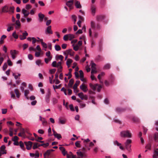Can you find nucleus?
Returning <instances> with one entry per match:
<instances>
[{"instance_id":"nucleus-27","label":"nucleus","mask_w":158,"mask_h":158,"mask_svg":"<svg viewBox=\"0 0 158 158\" xmlns=\"http://www.w3.org/2000/svg\"><path fill=\"white\" fill-rule=\"evenodd\" d=\"M75 5L77 8H81V6L79 1H77L75 3Z\"/></svg>"},{"instance_id":"nucleus-30","label":"nucleus","mask_w":158,"mask_h":158,"mask_svg":"<svg viewBox=\"0 0 158 158\" xmlns=\"http://www.w3.org/2000/svg\"><path fill=\"white\" fill-rule=\"evenodd\" d=\"M73 83H74L73 80V79H71L70 80V81H69V82L68 84L69 86V87H72V85H73Z\"/></svg>"},{"instance_id":"nucleus-19","label":"nucleus","mask_w":158,"mask_h":158,"mask_svg":"<svg viewBox=\"0 0 158 158\" xmlns=\"http://www.w3.org/2000/svg\"><path fill=\"white\" fill-rule=\"evenodd\" d=\"M80 83V81H76V83L74 84L73 87L74 92H76V90L77 88V86Z\"/></svg>"},{"instance_id":"nucleus-46","label":"nucleus","mask_w":158,"mask_h":158,"mask_svg":"<svg viewBox=\"0 0 158 158\" xmlns=\"http://www.w3.org/2000/svg\"><path fill=\"white\" fill-rule=\"evenodd\" d=\"M48 136H52V134L51 132V129L50 127H49V128H48Z\"/></svg>"},{"instance_id":"nucleus-2","label":"nucleus","mask_w":158,"mask_h":158,"mask_svg":"<svg viewBox=\"0 0 158 158\" xmlns=\"http://www.w3.org/2000/svg\"><path fill=\"white\" fill-rule=\"evenodd\" d=\"M132 141L130 139H127L126 142L125 143L126 149L129 152L131 151V143Z\"/></svg>"},{"instance_id":"nucleus-22","label":"nucleus","mask_w":158,"mask_h":158,"mask_svg":"<svg viewBox=\"0 0 158 158\" xmlns=\"http://www.w3.org/2000/svg\"><path fill=\"white\" fill-rule=\"evenodd\" d=\"M89 85L90 88H91L94 91H95L98 85V84H95V85H94L92 83H90Z\"/></svg>"},{"instance_id":"nucleus-45","label":"nucleus","mask_w":158,"mask_h":158,"mask_svg":"<svg viewBox=\"0 0 158 158\" xmlns=\"http://www.w3.org/2000/svg\"><path fill=\"white\" fill-rule=\"evenodd\" d=\"M20 131H21V133L22 134V135H23V137L24 138H25V130L24 128H21L20 129Z\"/></svg>"},{"instance_id":"nucleus-24","label":"nucleus","mask_w":158,"mask_h":158,"mask_svg":"<svg viewBox=\"0 0 158 158\" xmlns=\"http://www.w3.org/2000/svg\"><path fill=\"white\" fill-rule=\"evenodd\" d=\"M6 37V36L5 35H3L1 36L0 40V44H2L3 43L4 40Z\"/></svg>"},{"instance_id":"nucleus-44","label":"nucleus","mask_w":158,"mask_h":158,"mask_svg":"<svg viewBox=\"0 0 158 158\" xmlns=\"http://www.w3.org/2000/svg\"><path fill=\"white\" fill-rule=\"evenodd\" d=\"M51 153V152L49 150H47V151L46 152H45L44 154V157H46V155H48V156H49L50 155Z\"/></svg>"},{"instance_id":"nucleus-29","label":"nucleus","mask_w":158,"mask_h":158,"mask_svg":"<svg viewBox=\"0 0 158 158\" xmlns=\"http://www.w3.org/2000/svg\"><path fill=\"white\" fill-rule=\"evenodd\" d=\"M54 135L55 137L56 138L58 139H60L62 138V136L60 134L56 133L55 134H54Z\"/></svg>"},{"instance_id":"nucleus-42","label":"nucleus","mask_w":158,"mask_h":158,"mask_svg":"<svg viewBox=\"0 0 158 158\" xmlns=\"http://www.w3.org/2000/svg\"><path fill=\"white\" fill-rule=\"evenodd\" d=\"M71 51L72 49H69L64 52V53L65 55L68 56L69 54V53H70L69 52Z\"/></svg>"},{"instance_id":"nucleus-41","label":"nucleus","mask_w":158,"mask_h":158,"mask_svg":"<svg viewBox=\"0 0 158 158\" xmlns=\"http://www.w3.org/2000/svg\"><path fill=\"white\" fill-rule=\"evenodd\" d=\"M69 40H71L75 38L74 35L73 34H69Z\"/></svg>"},{"instance_id":"nucleus-55","label":"nucleus","mask_w":158,"mask_h":158,"mask_svg":"<svg viewBox=\"0 0 158 158\" xmlns=\"http://www.w3.org/2000/svg\"><path fill=\"white\" fill-rule=\"evenodd\" d=\"M28 35V33L26 31H25L23 33V35H22L26 39V37Z\"/></svg>"},{"instance_id":"nucleus-61","label":"nucleus","mask_w":158,"mask_h":158,"mask_svg":"<svg viewBox=\"0 0 158 158\" xmlns=\"http://www.w3.org/2000/svg\"><path fill=\"white\" fill-rule=\"evenodd\" d=\"M80 78H83L84 77L83 73L81 70H80L79 71Z\"/></svg>"},{"instance_id":"nucleus-43","label":"nucleus","mask_w":158,"mask_h":158,"mask_svg":"<svg viewBox=\"0 0 158 158\" xmlns=\"http://www.w3.org/2000/svg\"><path fill=\"white\" fill-rule=\"evenodd\" d=\"M52 57H49L48 58H45L44 59V61L46 64H48L49 61H50L52 59Z\"/></svg>"},{"instance_id":"nucleus-3","label":"nucleus","mask_w":158,"mask_h":158,"mask_svg":"<svg viewBox=\"0 0 158 158\" xmlns=\"http://www.w3.org/2000/svg\"><path fill=\"white\" fill-rule=\"evenodd\" d=\"M19 53V51L15 50H11L10 53L13 59H15L16 57V55Z\"/></svg>"},{"instance_id":"nucleus-56","label":"nucleus","mask_w":158,"mask_h":158,"mask_svg":"<svg viewBox=\"0 0 158 158\" xmlns=\"http://www.w3.org/2000/svg\"><path fill=\"white\" fill-rule=\"evenodd\" d=\"M69 107L71 111H73L75 110L73 104H70L69 105Z\"/></svg>"},{"instance_id":"nucleus-32","label":"nucleus","mask_w":158,"mask_h":158,"mask_svg":"<svg viewBox=\"0 0 158 158\" xmlns=\"http://www.w3.org/2000/svg\"><path fill=\"white\" fill-rule=\"evenodd\" d=\"M132 120L135 123H139V119L136 117H134L132 118Z\"/></svg>"},{"instance_id":"nucleus-60","label":"nucleus","mask_w":158,"mask_h":158,"mask_svg":"<svg viewBox=\"0 0 158 158\" xmlns=\"http://www.w3.org/2000/svg\"><path fill=\"white\" fill-rule=\"evenodd\" d=\"M145 148L148 149L150 150L151 149V144L149 143L145 147Z\"/></svg>"},{"instance_id":"nucleus-14","label":"nucleus","mask_w":158,"mask_h":158,"mask_svg":"<svg viewBox=\"0 0 158 158\" xmlns=\"http://www.w3.org/2000/svg\"><path fill=\"white\" fill-rule=\"evenodd\" d=\"M51 95V92L49 91L45 97V100L47 103H49L50 101L49 98Z\"/></svg>"},{"instance_id":"nucleus-58","label":"nucleus","mask_w":158,"mask_h":158,"mask_svg":"<svg viewBox=\"0 0 158 158\" xmlns=\"http://www.w3.org/2000/svg\"><path fill=\"white\" fill-rule=\"evenodd\" d=\"M69 35L68 34L64 35L63 37V39L65 41H67L69 39Z\"/></svg>"},{"instance_id":"nucleus-62","label":"nucleus","mask_w":158,"mask_h":158,"mask_svg":"<svg viewBox=\"0 0 158 158\" xmlns=\"http://www.w3.org/2000/svg\"><path fill=\"white\" fill-rule=\"evenodd\" d=\"M2 113L3 114H6L7 112V109H2Z\"/></svg>"},{"instance_id":"nucleus-25","label":"nucleus","mask_w":158,"mask_h":158,"mask_svg":"<svg viewBox=\"0 0 158 158\" xmlns=\"http://www.w3.org/2000/svg\"><path fill=\"white\" fill-rule=\"evenodd\" d=\"M15 92L16 94V97L17 98H19L20 95V93H19L18 89H15Z\"/></svg>"},{"instance_id":"nucleus-36","label":"nucleus","mask_w":158,"mask_h":158,"mask_svg":"<svg viewBox=\"0 0 158 158\" xmlns=\"http://www.w3.org/2000/svg\"><path fill=\"white\" fill-rule=\"evenodd\" d=\"M91 68L94 69H96V64L92 61H91Z\"/></svg>"},{"instance_id":"nucleus-51","label":"nucleus","mask_w":158,"mask_h":158,"mask_svg":"<svg viewBox=\"0 0 158 158\" xmlns=\"http://www.w3.org/2000/svg\"><path fill=\"white\" fill-rule=\"evenodd\" d=\"M7 64L6 63H5L4 64L3 67H2V69L3 71H5L6 70L7 68Z\"/></svg>"},{"instance_id":"nucleus-57","label":"nucleus","mask_w":158,"mask_h":158,"mask_svg":"<svg viewBox=\"0 0 158 158\" xmlns=\"http://www.w3.org/2000/svg\"><path fill=\"white\" fill-rule=\"evenodd\" d=\"M52 102L53 104H55L57 103L58 100L56 98H53L52 99Z\"/></svg>"},{"instance_id":"nucleus-40","label":"nucleus","mask_w":158,"mask_h":158,"mask_svg":"<svg viewBox=\"0 0 158 158\" xmlns=\"http://www.w3.org/2000/svg\"><path fill=\"white\" fill-rule=\"evenodd\" d=\"M77 154L78 156L83 157L84 156L83 154L81 152H77Z\"/></svg>"},{"instance_id":"nucleus-33","label":"nucleus","mask_w":158,"mask_h":158,"mask_svg":"<svg viewBox=\"0 0 158 158\" xmlns=\"http://www.w3.org/2000/svg\"><path fill=\"white\" fill-rule=\"evenodd\" d=\"M59 123H60L61 124H64L66 123V120L65 119H62L61 118H60L59 119Z\"/></svg>"},{"instance_id":"nucleus-20","label":"nucleus","mask_w":158,"mask_h":158,"mask_svg":"<svg viewBox=\"0 0 158 158\" xmlns=\"http://www.w3.org/2000/svg\"><path fill=\"white\" fill-rule=\"evenodd\" d=\"M91 10L92 15H94L96 12V8L94 5H91Z\"/></svg>"},{"instance_id":"nucleus-28","label":"nucleus","mask_w":158,"mask_h":158,"mask_svg":"<svg viewBox=\"0 0 158 158\" xmlns=\"http://www.w3.org/2000/svg\"><path fill=\"white\" fill-rule=\"evenodd\" d=\"M15 24L16 25V28H17L18 27L19 28L20 26V21L19 20H18L16 21L15 23Z\"/></svg>"},{"instance_id":"nucleus-52","label":"nucleus","mask_w":158,"mask_h":158,"mask_svg":"<svg viewBox=\"0 0 158 158\" xmlns=\"http://www.w3.org/2000/svg\"><path fill=\"white\" fill-rule=\"evenodd\" d=\"M154 139L157 142L158 141V133H156L155 134Z\"/></svg>"},{"instance_id":"nucleus-5","label":"nucleus","mask_w":158,"mask_h":158,"mask_svg":"<svg viewBox=\"0 0 158 158\" xmlns=\"http://www.w3.org/2000/svg\"><path fill=\"white\" fill-rule=\"evenodd\" d=\"M84 147L86 148H87L88 150H89L90 149V148H89V147L94 146V144L92 142H90V143H87L86 142L85 143H84Z\"/></svg>"},{"instance_id":"nucleus-13","label":"nucleus","mask_w":158,"mask_h":158,"mask_svg":"<svg viewBox=\"0 0 158 158\" xmlns=\"http://www.w3.org/2000/svg\"><path fill=\"white\" fill-rule=\"evenodd\" d=\"M22 11L25 18L29 14V12L24 9H22Z\"/></svg>"},{"instance_id":"nucleus-47","label":"nucleus","mask_w":158,"mask_h":158,"mask_svg":"<svg viewBox=\"0 0 158 158\" xmlns=\"http://www.w3.org/2000/svg\"><path fill=\"white\" fill-rule=\"evenodd\" d=\"M12 35L15 39H17L18 38V36L16 34V31H15L13 33Z\"/></svg>"},{"instance_id":"nucleus-8","label":"nucleus","mask_w":158,"mask_h":158,"mask_svg":"<svg viewBox=\"0 0 158 158\" xmlns=\"http://www.w3.org/2000/svg\"><path fill=\"white\" fill-rule=\"evenodd\" d=\"M62 63L61 61L58 62L57 63L56 61H54L52 64V66L54 67H58L61 66Z\"/></svg>"},{"instance_id":"nucleus-9","label":"nucleus","mask_w":158,"mask_h":158,"mask_svg":"<svg viewBox=\"0 0 158 158\" xmlns=\"http://www.w3.org/2000/svg\"><path fill=\"white\" fill-rule=\"evenodd\" d=\"M78 96L82 100L85 99L87 100L88 99V97L86 95H84L82 92L78 93Z\"/></svg>"},{"instance_id":"nucleus-21","label":"nucleus","mask_w":158,"mask_h":158,"mask_svg":"<svg viewBox=\"0 0 158 158\" xmlns=\"http://www.w3.org/2000/svg\"><path fill=\"white\" fill-rule=\"evenodd\" d=\"M73 62V60L71 59H68L66 61V64L68 68H69L70 66V65Z\"/></svg>"},{"instance_id":"nucleus-18","label":"nucleus","mask_w":158,"mask_h":158,"mask_svg":"<svg viewBox=\"0 0 158 158\" xmlns=\"http://www.w3.org/2000/svg\"><path fill=\"white\" fill-rule=\"evenodd\" d=\"M126 109L125 108H121L120 107H118L116 109V111L118 113H121L124 112L126 110Z\"/></svg>"},{"instance_id":"nucleus-53","label":"nucleus","mask_w":158,"mask_h":158,"mask_svg":"<svg viewBox=\"0 0 158 158\" xmlns=\"http://www.w3.org/2000/svg\"><path fill=\"white\" fill-rule=\"evenodd\" d=\"M80 141H77L75 143V145L77 147H80Z\"/></svg>"},{"instance_id":"nucleus-54","label":"nucleus","mask_w":158,"mask_h":158,"mask_svg":"<svg viewBox=\"0 0 158 158\" xmlns=\"http://www.w3.org/2000/svg\"><path fill=\"white\" fill-rule=\"evenodd\" d=\"M49 143H43L41 144L42 146H43L44 148H46L49 146Z\"/></svg>"},{"instance_id":"nucleus-23","label":"nucleus","mask_w":158,"mask_h":158,"mask_svg":"<svg viewBox=\"0 0 158 158\" xmlns=\"http://www.w3.org/2000/svg\"><path fill=\"white\" fill-rule=\"evenodd\" d=\"M114 144L115 145H117L118 146H119V148L121 149L122 150H123V148L121 146V144L119 143L116 140L114 141Z\"/></svg>"},{"instance_id":"nucleus-7","label":"nucleus","mask_w":158,"mask_h":158,"mask_svg":"<svg viewBox=\"0 0 158 158\" xmlns=\"http://www.w3.org/2000/svg\"><path fill=\"white\" fill-rule=\"evenodd\" d=\"M73 0L69 1L66 2V5L69 8L70 10L72 9L73 8Z\"/></svg>"},{"instance_id":"nucleus-17","label":"nucleus","mask_w":158,"mask_h":158,"mask_svg":"<svg viewBox=\"0 0 158 158\" xmlns=\"http://www.w3.org/2000/svg\"><path fill=\"white\" fill-rule=\"evenodd\" d=\"M38 16L39 18V20L40 22L43 21L44 18V15L40 13L38 14Z\"/></svg>"},{"instance_id":"nucleus-59","label":"nucleus","mask_w":158,"mask_h":158,"mask_svg":"<svg viewBox=\"0 0 158 158\" xmlns=\"http://www.w3.org/2000/svg\"><path fill=\"white\" fill-rule=\"evenodd\" d=\"M47 47L50 50H51L52 49V44L51 43H48L47 44Z\"/></svg>"},{"instance_id":"nucleus-50","label":"nucleus","mask_w":158,"mask_h":158,"mask_svg":"<svg viewBox=\"0 0 158 158\" xmlns=\"http://www.w3.org/2000/svg\"><path fill=\"white\" fill-rule=\"evenodd\" d=\"M19 145L21 148L23 149H24V145L23 144V143L21 141H20L19 143Z\"/></svg>"},{"instance_id":"nucleus-48","label":"nucleus","mask_w":158,"mask_h":158,"mask_svg":"<svg viewBox=\"0 0 158 158\" xmlns=\"http://www.w3.org/2000/svg\"><path fill=\"white\" fill-rule=\"evenodd\" d=\"M32 44H35L36 42H39V40H37L36 38L35 37H32Z\"/></svg>"},{"instance_id":"nucleus-63","label":"nucleus","mask_w":158,"mask_h":158,"mask_svg":"<svg viewBox=\"0 0 158 158\" xmlns=\"http://www.w3.org/2000/svg\"><path fill=\"white\" fill-rule=\"evenodd\" d=\"M19 138L17 136H15L13 138H12V140L13 141L15 142Z\"/></svg>"},{"instance_id":"nucleus-4","label":"nucleus","mask_w":158,"mask_h":158,"mask_svg":"<svg viewBox=\"0 0 158 158\" xmlns=\"http://www.w3.org/2000/svg\"><path fill=\"white\" fill-rule=\"evenodd\" d=\"M36 50L38 52H36L35 53V56L36 57H39L40 55V53L42 52V50L39 45L37 46L36 47Z\"/></svg>"},{"instance_id":"nucleus-11","label":"nucleus","mask_w":158,"mask_h":158,"mask_svg":"<svg viewBox=\"0 0 158 158\" xmlns=\"http://www.w3.org/2000/svg\"><path fill=\"white\" fill-rule=\"evenodd\" d=\"M6 147L4 145H3L0 148V152L2 154H6V150H5Z\"/></svg>"},{"instance_id":"nucleus-6","label":"nucleus","mask_w":158,"mask_h":158,"mask_svg":"<svg viewBox=\"0 0 158 158\" xmlns=\"http://www.w3.org/2000/svg\"><path fill=\"white\" fill-rule=\"evenodd\" d=\"M24 144L26 146L27 149L29 150L31 149V148L33 143L30 141H29L28 142H24Z\"/></svg>"},{"instance_id":"nucleus-49","label":"nucleus","mask_w":158,"mask_h":158,"mask_svg":"<svg viewBox=\"0 0 158 158\" xmlns=\"http://www.w3.org/2000/svg\"><path fill=\"white\" fill-rule=\"evenodd\" d=\"M38 143H34V145L33 146V149H35L36 148H38Z\"/></svg>"},{"instance_id":"nucleus-26","label":"nucleus","mask_w":158,"mask_h":158,"mask_svg":"<svg viewBox=\"0 0 158 158\" xmlns=\"http://www.w3.org/2000/svg\"><path fill=\"white\" fill-rule=\"evenodd\" d=\"M56 58L57 60L60 59L61 61H62L64 58V57L61 55H57L56 56Z\"/></svg>"},{"instance_id":"nucleus-39","label":"nucleus","mask_w":158,"mask_h":158,"mask_svg":"<svg viewBox=\"0 0 158 158\" xmlns=\"http://www.w3.org/2000/svg\"><path fill=\"white\" fill-rule=\"evenodd\" d=\"M110 65L109 64H107L104 66V69H108L110 68Z\"/></svg>"},{"instance_id":"nucleus-34","label":"nucleus","mask_w":158,"mask_h":158,"mask_svg":"<svg viewBox=\"0 0 158 158\" xmlns=\"http://www.w3.org/2000/svg\"><path fill=\"white\" fill-rule=\"evenodd\" d=\"M55 48L56 51H59L61 50V48L58 45H56L55 46Z\"/></svg>"},{"instance_id":"nucleus-12","label":"nucleus","mask_w":158,"mask_h":158,"mask_svg":"<svg viewBox=\"0 0 158 158\" xmlns=\"http://www.w3.org/2000/svg\"><path fill=\"white\" fill-rule=\"evenodd\" d=\"M80 88L85 92H87L88 90L87 87L84 83L80 85Z\"/></svg>"},{"instance_id":"nucleus-38","label":"nucleus","mask_w":158,"mask_h":158,"mask_svg":"<svg viewBox=\"0 0 158 158\" xmlns=\"http://www.w3.org/2000/svg\"><path fill=\"white\" fill-rule=\"evenodd\" d=\"M53 77H54L53 75H52V77H50L49 78L50 83L51 84L55 82V79H54L53 81H52V79L53 78Z\"/></svg>"},{"instance_id":"nucleus-1","label":"nucleus","mask_w":158,"mask_h":158,"mask_svg":"<svg viewBox=\"0 0 158 158\" xmlns=\"http://www.w3.org/2000/svg\"><path fill=\"white\" fill-rule=\"evenodd\" d=\"M120 136L122 137L131 138V134L128 130L121 131L120 132Z\"/></svg>"},{"instance_id":"nucleus-37","label":"nucleus","mask_w":158,"mask_h":158,"mask_svg":"<svg viewBox=\"0 0 158 158\" xmlns=\"http://www.w3.org/2000/svg\"><path fill=\"white\" fill-rule=\"evenodd\" d=\"M42 45V46L43 47L45 48L44 50L46 51V49L47 48V44L45 43L44 42H42V44H41Z\"/></svg>"},{"instance_id":"nucleus-35","label":"nucleus","mask_w":158,"mask_h":158,"mask_svg":"<svg viewBox=\"0 0 158 158\" xmlns=\"http://www.w3.org/2000/svg\"><path fill=\"white\" fill-rule=\"evenodd\" d=\"M158 149L157 148L154 150V154L153 155V157H158Z\"/></svg>"},{"instance_id":"nucleus-16","label":"nucleus","mask_w":158,"mask_h":158,"mask_svg":"<svg viewBox=\"0 0 158 158\" xmlns=\"http://www.w3.org/2000/svg\"><path fill=\"white\" fill-rule=\"evenodd\" d=\"M9 7L7 5L5 6L2 9V12H9Z\"/></svg>"},{"instance_id":"nucleus-64","label":"nucleus","mask_w":158,"mask_h":158,"mask_svg":"<svg viewBox=\"0 0 158 158\" xmlns=\"http://www.w3.org/2000/svg\"><path fill=\"white\" fill-rule=\"evenodd\" d=\"M30 92L28 90H26L24 91V95L25 96H27L28 94Z\"/></svg>"},{"instance_id":"nucleus-15","label":"nucleus","mask_w":158,"mask_h":158,"mask_svg":"<svg viewBox=\"0 0 158 158\" xmlns=\"http://www.w3.org/2000/svg\"><path fill=\"white\" fill-rule=\"evenodd\" d=\"M105 16L103 15H98L97 16V20L98 21H102L105 18Z\"/></svg>"},{"instance_id":"nucleus-10","label":"nucleus","mask_w":158,"mask_h":158,"mask_svg":"<svg viewBox=\"0 0 158 158\" xmlns=\"http://www.w3.org/2000/svg\"><path fill=\"white\" fill-rule=\"evenodd\" d=\"M52 27L51 26H49L47 28L45 33L46 34H52L53 32L52 30Z\"/></svg>"},{"instance_id":"nucleus-31","label":"nucleus","mask_w":158,"mask_h":158,"mask_svg":"<svg viewBox=\"0 0 158 158\" xmlns=\"http://www.w3.org/2000/svg\"><path fill=\"white\" fill-rule=\"evenodd\" d=\"M15 8L13 6H11L9 8V13H13L14 12Z\"/></svg>"}]
</instances>
